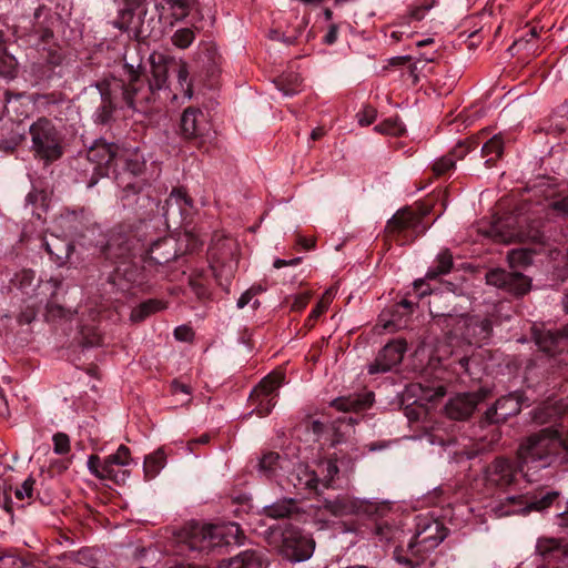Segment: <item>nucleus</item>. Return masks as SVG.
Segmentation results:
<instances>
[{"label": "nucleus", "mask_w": 568, "mask_h": 568, "mask_svg": "<svg viewBox=\"0 0 568 568\" xmlns=\"http://www.w3.org/2000/svg\"><path fill=\"white\" fill-rule=\"evenodd\" d=\"M376 535L381 538V540L389 541L394 538L395 530L387 524H381L376 527Z\"/></svg>", "instance_id": "e2e57ef3"}, {"label": "nucleus", "mask_w": 568, "mask_h": 568, "mask_svg": "<svg viewBox=\"0 0 568 568\" xmlns=\"http://www.w3.org/2000/svg\"><path fill=\"white\" fill-rule=\"evenodd\" d=\"M557 491H548L541 497L537 496H528V503L526 504V511H541L548 507L555 501V499L558 497Z\"/></svg>", "instance_id": "c9c22d12"}, {"label": "nucleus", "mask_w": 568, "mask_h": 568, "mask_svg": "<svg viewBox=\"0 0 568 568\" xmlns=\"http://www.w3.org/2000/svg\"><path fill=\"white\" fill-rule=\"evenodd\" d=\"M402 357H376L374 363L368 365L369 374H381L393 371L400 363Z\"/></svg>", "instance_id": "a19ab883"}, {"label": "nucleus", "mask_w": 568, "mask_h": 568, "mask_svg": "<svg viewBox=\"0 0 568 568\" xmlns=\"http://www.w3.org/2000/svg\"><path fill=\"white\" fill-rule=\"evenodd\" d=\"M122 149L114 143L104 140L95 141L87 152L88 160L94 164V172L100 176H108L110 172H115L120 162Z\"/></svg>", "instance_id": "0eeeda50"}, {"label": "nucleus", "mask_w": 568, "mask_h": 568, "mask_svg": "<svg viewBox=\"0 0 568 568\" xmlns=\"http://www.w3.org/2000/svg\"><path fill=\"white\" fill-rule=\"evenodd\" d=\"M478 145L477 138L467 139L465 141H459L453 150L448 153L455 162L457 160H463L471 150H474Z\"/></svg>", "instance_id": "de8ad7c7"}, {"label": "nucleus", "mask_w": 568, "mask_h": 568, "mask_svg": "<svg viewBox=\"0 0 568 568\" xmlns=\"http://www.w3.org/2000/svg\"><path fill=\"white\" fill-rule=\"evenodd\" d=\"M489 395L487 389L458 394L450 398L445 406V413L450 419L463 420L471 416L477 405Z\"/></svg>", "instance_id": "ddd939ff"}, {"label": "nucleus", "mask_w": 568, "mask_h": 568, "mask_svg": "<svg viewBox=\"0 0 568 568\" xmlns=\"http://www.w3.org/2000/svg\"><path fill=\"white\" fill-rule=\"evenodd\" d=\"M323 509L327 510L333 516H345L353 514L357 510V505L354 500L346 496H338L335 499L323 501Z\"/></svg>", "instance_id": "cd10ccee"}, {"label": "nucleus", "mask_w": 568, "mask_h": 568, "mask_svg": "<svg viewBox=\"0 0 568 568\" xmlns=\"http://www.w3.org/2000/svg\"><path fill=\"white\" fill-rule=\"evenodd\" d=\"M407 351V342L402 337L389 341L383 347L384 355H404Z\"/></svg>", "instance_id": "603ef678"}, {"label": "nucleus", "mask_w": 568, "mask_h": 568, "mask_svg": "<svg viewBox=\"0 0 568 568\" xmlns=\"http://www.w3.org/2000/svg\"><path fill=\"white\" fill-rule=\"evenodd\" d=\"M62 282L57 277H50L45 281L37 280L32 297H37L40 302L44 300L52 301L61 287Z\"/></svg>", "instance_id": "c756f323"}, {"label": "nucleus", "mask_w": 568, "mask_h": 568, "mask_svg": "<svg viewBox=\"0 0 568 568\" xmlns=\"http://www.w3.org/2000/svg\"><path fill=\"white\" fill-rule=\"evenodd\" d=\"M488 285L496 286L515 295H524L530 290V280L519 272L495 268L486 274Z\"/></svg>", "instance_id": "f8f14e48"}, {"label": "nucleus", "mask_w": 568, "mask_h": 568, "mask_svg": "<svg viewBox=\"0 0 568 568\" xmlns=\"http://www.w3.org/2000/svg\"><path fill=\"white\" fill-rule=\"evenodd\" d=\"M32 149L36 154L47 161H54L62 154L60 136L48 119H39L30 126Z\"/></svg>", "instance_id": "423d86ee"}, {"label": "nucleus", "mask_w": 568, "mask_h": 568, "mask_svg": "<svg viewBox=\"0 0 568 568\" xmlns=\"http://www.w3.org/2000/svg\"><path fill=\"white\" fill-rule=\"evenodd\" d=\"M148 261L158 265H163L176 257L174 242L170 239H163L154 242L146 252Z\"/></svg>", "instance_id": "4be33fe9"}, {"label": "nucleus", "mask_w": 568, "mask_h": 568, "mask_svg": "<svg viewBox=\"0 0 568 568\" xmlns=\"http://www.w3.org/2000/svg\"><path fill=\"white\" fill-rule=\"evenodd\" d=\"M80 343L84 347H93L102 343V336L95 326H82L80 329Z\"/></svg>", "instance_id": "37998d69"}, {"label": "nucleus", "mask_w": 568, "mask_h": 568, "mask_svg": "<svg viewBox=\"0 0 568 568\" xmlns=\"http://www.w3.org/2000/svg\"><path fill=\"white\" fill-rule=\"evenodd\" d=\"M136 245L132 240L124 236L113 237L105 247V255L115 264V273L123 275L128 281H134V276L129 271L132 258L136 255Z\"/></svg>", "instance_id": "1a4fd4ad"}, {"label": "nucleus", "mask_w": 568, "mask_h": 568, "mask_svg": "<svg viewBox=\"0 0 568 568\" xmlns=\"http://www.w3.org/2000/svg\"><path fill=\"white\" fill-rule=\"evenodd\" d=\"M517 458L520 469L529 464L546 468L556 462L567 463V446L558 430L545 428L520 444Z\"/></svg>", "instance_id": "7ed1b4c3"}, {"label": "nucleus", "mask_w": 568, "mask_h": 568, "mask_svg": "<svg viewBox=\"0 0 568 568\" xmlns=\"http://www.w3.org/2000/svg\"><path fill=\"white\" fill-rule=\"evenodd\" d=\"M302 80L300 77L295 74H288L286 77L281 78L278 81V89L284 93V95H294L300 91Z\"/></svg>", "instance_id": "49530a36"}, {"label": "nucleus", "mask_w": 568, "mask_h": 568, "mask_svg": "<svg viewBox=\"0 0 568 568\" xmlns=\"http://www.w3.org/2000/svg\"><path fill=\"white\" fill-rule=\"evenodd\" d=\"M36 480L32 477L27 478L20 487L14 490V496L18 500L32 498L33 486Z\"/></svg>", "instance_id": "6e6d98bb"}, {"label": "nucleus", "mask_w": 568, "mask_h": 568, "mask_svg": "<svg viewBox=\"0 0 568 568\" xmlns=\"http://www.w3.org/2000/svg\"><path fill=\"white\" fill-rule=\"evenodd\" d=\"M29 109L30 98L26 94L0 91V119L7 118L11 122H20L28 116Z\"/></svg>", "instance_id": "2eb2a0df"}, {"label": "nucleus", "mask_w": 568, "mask_h": 568, "mask_svg": "<svg viewBox=\"0 0 568 568\" xmlns=\"http://www.w3.org/2000/svg\"><path fill=\"white\" fill-rule=\"evenodd\" d=\"M288 481L300 490H314L317 488L320 479L314 470L307 465L297 464L288 475Z\"/></svg>", "instance_id": "412c9836"}, {"label": "nucleus", "mask_w": 568, "mask_h": 568, "mask_svg": "<svg viewBox=\"0 0 568 568\" xmlns=\"http://www.w3.org/2000/svg\"><path fill=\"white\" fill-rule=\"evenodd\" d=\"M193 40L194 32L192 29L189 28L179 29L172 36L173 44L181 49L190 47Z\"/></svg>", "instance_id": "8fccbe9b"}, {"label": "nucleus", "mask_w": 568, "mask_h": 568, "mask_svg": "<svg viewBox=\"0 0 568 568\" xmlns=\"http://www.w3.org/2000/svg\"><path fill=\"white\" fill-rule=\"evenodd\" d=\"M264 552L255 549L241 551L234 557L220 561L217 568H267Z\"/></svg>", "instance_id": "a211bd4d"}, {"label": "nucleus", "mask_w": 568, "mask_h": 568, "mask_svg": "<svg viewBox=\"0 0 568 568\" xmlns=\"http://www.w3.org/2000/svg\"><path fill=\"white\" fill-rule=\"evenodd\" d=\"M36 273L31 270H22L16 274L14 283L18 288L26 295L32 297L34 291Z\"/></svg>", "instance_id": "58836bf2"}, {"label": "nucleus", "mask_w": 568, "mask_h": 568, "mask_svg": "<svg viewBox=\"0 0 568 568\" xmlns=\"http://www.w3.org/2000/svg\"><path fill=\"white\" fill-rule=\"evenodd\" d=\"M150 75L142 78L132 65H124L129 83L111 78L108 88L119 92L128 106L148 113L159 110L168 103L180 104L191 100L192 83L189 80V68L184 61L162 54H151Z\"/></svg>", "instance_id": "f257e3e1"}, {"label": "nucleus", "mask_w": 568, "mask_h": 568, "mask_svg": "<svg viewBox=\"0 0 568 568\" xmlns=\"http://www.w3.org/2000/svg\"><path fill=\"white\" fill-rule=\"evenodd\" d=\"M174 336L178 341L190 342L192 341L194 333L190 326L181 325L174 329Z\"/></svg>", "instance_id": "680f3d73"}, {"label": "nucleus", "mask_w": 568, "mask_h": 568, "mask_svg": "<svg viewBox=\"0 0 568 568\" xmlns=\"http://www.w3.org/2000/svg\"><path fill=\"white\" fill-rule=\"evenodd\" d=\"M446 528L437 520L418 524L414 540L408 544V548L416 554L430 551L446 538Z\"/></svg>", "instance_id": "9d476101"}, {"label": "nucleus", "mask_w": 568, "mask_h": 568, "mask_svg": "<svg viewBox=\"0 0 568 568\" xmlns=\"http://www.w3.org/2000/svg\"><path fill=\"white\" fill-rule=\"evenodd\" d=\"M296 511L297 503L293 498L277 500L263 509L264 515L273 519L291 517Z\"/></svg>", "instance_id": "a878e982"}, {"label": "nucleus", "mask_w": 568, "mask_h": 568, "mask_svg": "<svg viewBox=\"0 0 568 568\" xmlns=\"http://www.w3.org/2000/svg\"><path fill=\"white\" fill-rule=\"evenodd\" d=\"M552 209L568 216V196L551 204Z\"/></svg>", "instance_id": "774afa93"}, {"label": "nucleus", "mask_w": 568, "mask_h": 568, "mask_svg": "<svg viewBox=\"0 0 568 568\" xmlns=\"http://www.w3.org/2000/svg\"><path fill=\"white\" fill-rule=\"evenodd\" d=\"M458 324L465 328L463 335L470 345L480 346L490 337L491 322L487 318H460Z\"/></svg>", "instance_id": "f3484780"}, {"label": "nucleus", "mask_w": 568, "mask_h": 568, "mask_svg": "<svg viewBox=\"0 0 568 568\" xmlns=\"http://www.w3.org/2000/svg\"><path fill=\"white\" fill-rule=\"evenodd\" d=\"M206 129L204 113L194 106L186 108L180 120V134L186 140L202 136Z\"/></svg>", "instance_id": "dca6fc26"}, {"label": "nucleus", "mask_w": 568, "mask_h": 568, "mask_svg": "<svg viewBox=\"0 0 568 568\" xmlns=\"http://www.w3.org/2000/svg\"><path fill=\"white\" fill-rule=\"evenodd\" d=\"M72 317L73 313L70 310H65L53 301L47 302L45 320L48 322L55 323L59 321H70Z\"/></svg>", "instance_id": "ea45409f"}, {"label": "nucleus", "mask_w": 568, "mask_h": 568, "mask_svg": "<svg viewBox=\"0 0 568 568\" xmlns=\"http://www.w3.org/2000/svg\"><path fill=\"white\" fill-rule=\"evenodd\" d=\"M358 123L362 126L372 124L376 119V110L373 108H365L357 114Z\"/></svg>", "instance_id": "bf43d9fd"}, {"label": "nucleus", "mask_w": 568, "mask_h": 568, "mask_svg": "<svg viewBox=\"0 0 568 568\" xmlns=\"http://www.w3.org/2000/svg\"><path fill=\"white\" fill-rule=\"evenodd\" d=\"M536 550L544 558L551 556L554 552L561 551L559 540L554 538H540L537 541Z\"/></svg>", "instance_id": "a18cd8bd"}, {"label": "nucleus", "mask_w": 568, "mask_h": 568, "mask_svg": "<svg viewBox=\"0 0 568 568\" xmlns=\"http://www.w3.org/2000/svg\"><path fill=\"white\" fill-rule=\"evenodd\" d=\"M284 375L281 372H273L265 376L260 384L251 392L250 400L256 406L260 416L271 413L275 406L273 397L270 395L283 383Z\"/></svg>", "instance_id": "9b49d317"}, {"label": "nucleus", "mask_w": 568, "mask_h": 568, "mask_svg": "<svg viewBox=\"0 0 568 568\" xmlns=\"http://www.w3.org/2000/svg\"><path fill=\"white\" fill-rule=\"evenodd\" d=\"M325 470H326V475L323 479V483H324L325 487H329L331 483L333 481L335 476L338 474V467L335 462L327 460L325 464Z\"/></svg>", "instance_id": "052dcab7"}, {"label": "nucleus", "mask_w": 568, "mask_h": 568, "mask_svg": "<svg viewBox=\"0 0 568 568\" xmlns=\"http://www.w3.org/2000/svg\"><path fill=\"white\" fill-rule=\"evenodd\" d=\"M531 257L532 252L528 248H515L507 254L508 263L513 268L529 265Z\"/></svg>", "instance_id": "79ce46f5"}, {"label": "nucleus", "mask_w": 568, "mask_h": 568, "mask_svg": "<svg viewBox=\"0 0 568 568\" xmlns=\"http://www.w3.org/2000/svg\"><path fill=\"white\" fill-rule=\"evenodd\" d=\"M168 3L172 10V17L174 20L181 21L189 16L194 0H168Z\"/></svg>", "instance_id": "c03bdc74"}, {"label": "nucleus", "mask_w": 568, "mask_h": 568, "mask_svg": "<svg viewBox=\"0 0 568 568\" xmlns=\"http://www.w3.org/2000/svg\"><path fill=\"white\" fill-rule=\"evenodd\" d=\"M308 294L296 295L292 304V310L302 311L308 303Z\"/></svg>", "instance_id": "69168bd1"}, {"label": "nucleus", "mask_w": 568, "mask_h": 568, "mask_svg": "<svg viewBox=\"0 0 568 568\" xmlns=\"http://www.w3.org/2000/svg\"><path fill=\"white\" fill-rule=\"evenodd\" d=\"M108 82L109 80H104L97 85L101 94L102 104L95 112V121L102 124H105L111 120L114 109L112 99L119 93L111 92L108 88Z\"/></svg>", "instance_id": "393cba45"}, {"label": "nucleus", "mask_w": 568, "mask_h": 568, "mask_svg": "<svg viewBox=\"0 0 568 568\" xmlns=\"http://www.w3.org/2000/svg\"><path fill=\"white\" fill-rule=\"evenodd\" d=\"M36 308L33 306H28L19 314L18 322L20 324H30L36 318Z\"/></svg>", "instance_id": "0e129e2a"}, {"label": "nucleus", "mask_w": 568, "mask_h": 568, "mask_svg": "<svg viewBox=\"0 0 568 568\" xmlns=\"http://www.w3.org/2000/svg\"><path fill=\"white\" fill-rule=\"evenodd\" d=\"M534 338L540 352L557 349L561 353L568 346V325L557 332L535 329Z\"/></svg>", "instance_id": "6ab92c4d"}, {"label": "nucleus", "mask_w": 568, "mask_h": 568, "mask_svg": "<svg viewBox=\"0 0 568 568\" xmlns=\"http://www.w3.org/2000/svg\"><path fill=\"white\" fill-rule=\"evenodd\" d=\"M192 206V200L187 196V194L179 189L173 190L165 201V216L169 217L179 213L180 215L189 214V211Z\"/></svg>", "instance_id": "b1692460"}, {"label": "nucleus", "mask_w": 568, "mask_h": 568, "mask_svg": "<svg viewBox=\"0 0 568 568\" xmlns=\"http://www.w3.org/2000/svg\"><path fill=\"white\" fill-rule=\"evenodd\" d=\"M53 445L54 452L57 454L63 455L70 450V439L69 436L64 433H57L53 436Z\"/></svg>", "instance_id": "13d9d810"}, {"label": "nucleus", "mask_w": 568, "mask_h": 568, "mask_svg": "<svg viewBox=\"0 0 568 568\" xmlns=\"http://www.w3.org/2000/svg\"><path fill=\"white\" fill-rule=\"evenodd\" d=\"M404 125L398 118H389L375 126V131L383 134L399 135L404 132Z\"/></svg>", "instance_id": "09e8293b"}, {"label": "nucleus", "mask_w": 568, "mask_h": 568, "mask_svg": "<svg viewBox=\"0 0 568 568\" xmlns=\"http://www.w3.org/2000/svg\"><path fill=\"white\" fill-rule=\"evenodd\" d=\"M508 505H513L516 508L513 510H506L505 514H527L526 504L528 503V496L518 495V496H509L505 499Z\"/></svg>", "instance_id": "5fc2aeb1"}, {"label": "nucleus", "mask_w": 568, "mask_h": 568, "mask_svg": "<svg viewBox=\"0 0 568 568\" xmlns=\"http://www.w3.org/2000/svg\"><path fill=\"white\" fill-rule=\"evenodd\" d=\"M16 67L17 60L13 54L8 52L6 33L0 29V75L13 78Z\"/></svg>", "instance_id": "c85d7f7f"}, {"label": "nucleus", "mask_w": 568, "mask_h": 568, "mask_svg": "<svg viewBox=\"0 0 568 568\" xmlns=\"http://www.w3.org/2000/svg\"><path fill=\"white\" fill-rule=\"evenodd\" d=\"M47 252L55 258L57 262L62 263L69 258L72 247L69 243L60 240L59 237H52V241H45L44 243Z\"/></svg>", "instance_id": "473e14b6"}, {"label": "nucleus", "mask_w": 568, "mask_h": 568, "mask_svg": "<svg viewBox=\"0 0 568 568\" xmlns=\"http://www.w3.org/2000/svg\"><path fill=\"white\" fill-rule=\"evenodd\" d=\"M172 393L174 395H183V398L180 399L181 404L184 405V404H189L191 402V394H192V390H191V387L186 384H183L179 381H173L172 382Z\"/></svg>", "instance_id": "4d7b16f0"}, {"label": "nucleus", "mask_w": 568, "mask_h": 568, "mask_svg": "<svg viewBox=\"0 0 568 568\" xmlns=\"http://www.w3.org/2000/svg\"><path fill=\"white\" fill-rule=\"evenodd\" d=\"M455 164V160L449 154H446L434 162L433 171L435 175L440 176L453 170Z\"/></svg>", "instance_id": "864d4df0"}, {"label": "nucleus", "mask_w": 568, "mask_h": 568, "mask_svg": "<svg viewBox=\"0 0 568 568\" xmlns=\"http://www.w3.org/2000/svg\"><path fill=\"white\" fill-rule=\"evenodd\" d=\"M334 295L335 290L333 287L327 288L315 308L312 311L310 320H316L321 314H323L328 308Z\"/></svg>", "instance_id": "3c124183"}, {"label": "nucleus", "mask_w": 568, "mask_h": 568, "mask_svg": "<svg viewBox=\"0 0 568 568\" xmlns=\"http://www.w3.org/2000/svg\"><path fill=\"white\" fill-rule=\"evenodd\" d=\"M374 394L368 392L364 394L341 396L331 402V406L341 412H362L372 406Z\"/></svg>", "instance_id": "aec40b11"}, {"label": "nucleus", "mask_w": 568, "mask_h": 568, "mask_svg": "<svg viewBox=\"0 0 568 568\" xmlns=\"http://www.w3.org/2000/svg\"><path fill=\"white\" fill-rule=\"evenodd\" d=\"M255 294H256V292L253 288L244 292L237 300V303H236L237 307L243 308L244 306H246L252 301L253 296H255Z\"/></svg>", "instance_id": "338daca9"}, {"label": "nucleus", "mask_w": 568, "mask_h": 568, "mask_svg": "<svg viewBox=\"0 0 568 568\" xmlns=\"http://www.w3.org/2000/svg\"><path fill=\"white\" fill-rule=\"evenodd\" d=\"M243 531L236 523H189L175 535L182 551L210 554L231 544H242Z\"/></svg>", "instance_id": "f03ea898"}, {"label": "nucleus", "mask_w": 568, "mask_h": 568, "mask_svg": "<svg viewBox=\"0 0 568 568\" xmlns=\"http://www.w3.org/2000/svg\"><path fill=\"white\" fill-rule=\"evenodd\" d=\"M426 214V210L416 213L408 207L402 209L387 222L386 232L399 244L410 242L425 232L426 226L422 220Z\"/></svg>", "instance_id": "39448f33"}, {"label": "nucleus", "mask_w": 568, "mask_h": 568, "mask_svg": "<svg viewBox=\"0 0 568 568\" xmlns=\"http://www.w3.org/2000/svg\"><path fill=\"white\" fill-rule=\"evenodd\" d=\"M268 544L291 561L308 559L315 548V541L310 536L293 527L284 530L271 529Z\"/></svg>", "instance_id": "20e7f679"}, {"label": "nucleus", "mask_w": 568, "mask_h": 568, "mask_svg": "<svg viewBox=\"0 0 568 568\" xmlns=\"http://www.w3.org/2000/svg\"><path fill=\"white\" fill-rule=\"evenodd\" d=\"M519 467V459L515 464L507 457H496L485 469V481L489 487L505 489L516 481L518 473H524Z\"/></svg>", "instance_id": "6e6552de"}, {"label": "nucleus", "mask_w": 568, "mask_h": 568, "mask_svg": "<svg viewBox=\"0 0 568 568\" xmlns=\"http://www.w3.org/2000/svg\"><path fill=\"white\" fill-rule=\"evenodd\" d=\"M165 465V454L162 449L148 455L144 459V474L148 478H154Z\"/></svg>", "instance_id": "2f4dec72"}, {"label": "nucleus", "mask_w": 568, "mask_h": 568, "mask_svg": "<svg viewBox=\"0 0 568 568\" xmlns=\"http://www.w3.org/2000/svg\"><path fill=\"white\" fill-rule=\"evenodd\" d=\"M88 467L95 477L109 479L116 484L124 483L128 475V471L111 473L105 459L101 460L100 457L95 455L89 457Z\"/></svg>", "instance_id": "5701e85b"}, {"label": "nucleus", "mask_w": 568, "mask_h": 568, "mask_svg": "<svg viewBox=\"0 0 568 568\" xmlns=\"http://www.w3.org/2000/svg\"><path fill=\"white\" fill-rule=\"evenodd\" d=\"M527 398L523 393H510L500 397L493 407L488 408L485 417L490 424L503 423L508 417L519 414Z\"/></svg>", "instance_id": "4468645a"}, {"label": "nucleus", "mask_w": 568, "mask_h": 568, "mask_svg": "<svg viewBox=\"0 0 568 568\" xmlns=\"http://www.w3.org/2000/svg\"><path fill=\"white\" fill-rule=\"evenodd\" d=\"M281 456L275 452H267L258 460V471L266 477L275 475L281 467Z\"/></svg>", "instance_id": "f704fd0d"}, {"label": "nucleus", "mask_w": 568, "mask_h": 568, "mask_svg": "<svg viewBox=\"0 0 568 568\" xmlns=\"http://www.w3.org/2000/svg\"><path fill=\"white\" fill-rule=\"evenodd\" d=\"M120 162L124 163V170L133 175H140L144 170V162L142 161V156L138 153H131L128 150L121 151Z\"/></svg>", "instance_id": "72a5a7b5"}, {"label": "nucleus", "mask_w": 568, "mask_h": 568, "mask_svg": "<svg viewBox=\"0 0 568 568\" xmlns=\"http://www.w3.org/2000/svg\"><path fill=\"white\" fill-rule=\"evenodd\" d=\"M504 152V141L500 134H495L481 146V156L486 158V165L491 166Z\"/></svg>", "instance_id": "7c9ffc66"}, {"label": "nucleus", "mask_w": 568, "mask_h": 568, "mask_svg": "<svg viewBox=\"0 0 568 568\" xmlns=\"http://www.w3.org/2000/svg\"><path fill=\"white\" fill-rule=\"evenodd\" d=\"M104 459L109 464V469L111 473H121L122 470L115 469V467H123L129 465L131 459L130 449L126 446L121 445L114 454L109 455Z\"/></svg>", "instance_id": "4c0bfd02"}, {"label": "nucleus", "mask_w": 568, "mask_h": 568, "mask_svg": "<svg viewBox=\"0 0 568 568\" xmlns=\"http://www.w3.org/2000/svg\"><path fill=\"white\" fill-rule=\"evenodd\" d=\"M166 308V303L161 300L151 298L135 306L130 314L132 323L143 322L152 314Z\"/></svg>", "instance_id": "bb28decb"}, {"label": "nucleus", "mask_w": 568, "mask_h": 568, "mask_svg": "<svg viewBox=\"0 0 568 568\" xmlns=\"http://www.w3.org/2000/svg\"><path fill=\"white\" fill-rule=\"evenodd\" d=\"M453 267V256L447 251L442 252L437 257V265L426 273V278L434 280L439 275L447 274Z\"/></svg>", "instance_id": "e433bc0d"}]
</instances>
